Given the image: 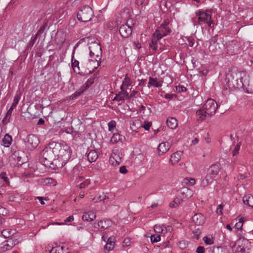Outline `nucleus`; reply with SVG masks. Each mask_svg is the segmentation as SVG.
Returning a JSON list of instances; mask_svg holds the SVG:
<instances>
[{"label":"nucleus","instance_id":"nucleus-1","mask_svg":"<svg viewBox=\"0 0 253 253\" xmlns=\"http://www.w3.org/2000/svg\"><path fill=\"white\" fill-rule=\"evenodd\" d=\"M58 146V143L51 142L42 151L40 161L43 165L48 166L54 161L57 165V153L59 149Z\"/></svg>","mask_w":253,"mask_h":253},{"label":"nucleus","instance_id":"nucleus-2","mask_svg":"<svg viewBox=\"0 0 253 253\" xmlns=\"http://www.w3.org/2000/svg\"><path fill=\"white\" fill-rule=\"evenodd\" d=\"M59 147L57 153V162L59 166L63 167L70 160L72 150L70 147L66 144L58 143Z\"/></svg>","mask_w":253,"mask_h":253},{"label":"nucleus","instance_id":"nucleus-3","mask_svg":"<svg viewBox=\"0 0 253 253\" xmlns=\"http://www.w3.org/2000/svg\"><path fill=\"white\" fill-rule=\"evenodd\" d=\"M220 169V165L218 163H216L211 166L208 169V173L206 176L202 181V185L203 187H206L211 183L212 182L213 178L218 175Z\"/></svg>","mask_w":253,"mask_h":253},{"label":"nucleus","instance_id":"nucleus-4","mask_svg":"<svg viewBox=\"0 0 253 253\" xmlns=\"http://www.w3.org/2000/svg\"><path fill=\"white\" fill-rule=\"evenodd\" d=\"M93 17V11L88 5L82 7L77 13L78 19L83 22H87L90 21Z\"/></svg>","mask_w":253,"mask_h":253},{"label":"nucleus","instance_id":"nucleus-5","mask_svg":"<svg viewBox=\"0 0 253 253\" xmlns=\"http://www.w3.org/2000/svg\"><path fill=\"white\" fill-rule=\"evenodd\" d=\"M211 10L207 9L205 11L203 10H198L195 12L196 16L198 17V24L201 25L202 23H206L210 27L211 26L212 21L211 20ZM197 25V24H195Z\"/></svg>","mask_w":253,"mask_h":253},{"label":"nucleus","instance_id":"nucleus-6","mask_svg":"<svg viewBox=\"0 0 253 253\" xmlns=\"http://www.w3.org/2000/svg\"><path fill=\"white\" fill-rule=\"evenodd\" d=\"M250 243L249 240L245 238H240L232 246L233 251L236 253H245L249 249Z\"/></svg>","mask_w":253,"mask_h":253},{"label":"nucleus","instance_id":"nucleus-7","mask_svg":"<svg viewBox=\"0 0 253 253\" xmlns=\"http://www.w3.org/2000/svg\"><path fill=\"white\" fill-rule=\"evenodd\" d=\"M24 143L27 149L32 150L35 149L38 146L40 140L37 136L31 134L28 135L24 139Z\"/></svg>","mask_w":253,"mask_h":253},{"label":"nucleus","instance_id":"nucleus-8","mask_svg":"<svg viewBox=\"0 0 253 253\" xmlns=\"http://www.w3.org/2000/svg\"><path fill=\"white\" fill-rule=\"evenodd\" d=\"M203 107L207 111V114L212 116L215 113L218 104L213 99L210 98L206 101Z\"/></svg>","mask_w":253,"mask_h":253},{"label":"nucleus","instance_id":"nucleus-9","mask_svg":"<svg viewBox=\"0 0 253 253\" xmlns=\"http://www.w3.org/2000/svg\"><path fill=\"white\" fill-rule=\"evenodd\" d=\"M171 31L169 26V22L165 21L160 27L155 31L154 34L157 35L161 39L171 33Z\"/></svg>","mask_w":253,"mask_h":253},{"label":"nucleus","instance_id":"nucleus-10","mask_svg":"<svg viewBox=\"0 0 253 253\" xmlns=\"http://www.w3.org/2000/svg\"><path fill=\"white\" fill-rule=\"evenodd\" d=\"M89 55L90 57L96 56L95 59L96 61L101 59L102 55V49L101 45L99 43H93L89 46Z\"/></svg>","mask_w":253,"mask_h":253},{"label":"nucleus","instance_id":"nucleus-11","mask_svg":"<svg viewBox=\"0 0 253 253\" xmlns=\"http://www.w3.org/2000/svg\"><path fill=\"white\" fill-rule=\"evenodd\" d=\"M161 40V38L153 33L149 43V48L156 51L163 50L162 44L160 42Z\"/></svg>","mask_w":253,"mask_h":253},{"label":"nucleus","instance_id":"nucleus-12","mask_svg":"<svg viewBox=\"0 0 253 253\" xmlns=\"http://www.w3.org/2000/svg\"><path fill=\"white\" fill-rule=\"evenodd\" d=\"M217 36L215 35L212 37L210 40V45L209 49L210 51L214 52L217 50H220L222 48V46H223V44H220L217 42Z\"/></svg>","mask_w":253,"mask_h":253},{"label":"nucleus","instance_id":"nucleus-13","mask_svg":"<svg viewBox=\"0 0 253 253\" xmlns=\"http://www.w3.org/2000/svg\"><path fill=\"white\" fill-rule=\"evenodd\" d=\"M193 195V191L187 187L181 188L178 193V196L180 198L179 199L181 202L183 200L188 199L191 198Z\"/></svg>","mask_w":253,"mask_h":253},{"label":"nucleus","instance_id":"nucleus-14","mask_svg":"<svg viewBox=\"0 0 253 253\" xmlns=\"http://www.w3.org/2000/svg\"><path fill=\"white\" fill-rule=\"evenodd\" d=\"M94 226L95 228H97L100 231H104L105 229L111 227L112 225L111 220L106 219L98 221L97 224Z\"/></svg>","mask_w":253,"mask_h":253},{"label":"nucleus","instance_id":"nucleus-15","mask_svg":"<svg viewBox=\"0 0 253 253\" xmlns=\"http://www.w3.org/2000/svg\"><path fill=\"white\" fill-rule=\"evenodd\" d=\"M121 35L125 38H128L132 33L131 28L127 24L122 25L119 29Z\"/></svg>","mask_w":253,"mask_h":253},{"label":"nucleus","instance_id":"nucleus-16","mask_svg":"<svg viewBox=\"0 0 253 253\" xmlns=\"http://www.w3.org/2000/svg\"><path fill=\"white\" fill-rule=\"evenodd\" d=\"M16 245L15 241L12 239H9L0 245V248L3 251L10 250Z\"/></svg>","mask_w":253,"mask_h":253},{"label":"nucleus","instance_id":"nucleus-17","mask_svg":"<svg viewBox=\"0 0 253 253\" xmlns=\"http://www.w3.org/2000/svg\"><path fill=\"white\" fill-rule=\"evenodd\" d=\"M111 156L115 159V166L119 165L123 156L122 153L118 149L113 150Z\"/></svg>","mask_w":253,"mask_h":253},{"label":"nucleus","instance_id":"nucleus-18","mask_svg":"<svg viewBox=\"0 0 253 253\" xmlns=\"http://www.w3.org/2000/svg\"><path fill=\"white\" fill-rule=\"evenodd\" d=\"M120 88L121 91L116 95L113 100L120 101L124 100L126 98H128V93L127 92V91L123 88V86H121Z\"/></svg>","mask_w":253,"mask_h":253},{"label":"nucleus","instance_id":"nucleus-19","mask_svg":"<svg viewBox=\"0 0 253 253\" xmlns=\"http://www.w3.org/2000/svg\"><path fill=\"white\" fill-rule=\"evenodd\" d=\"M192 221L196 225H201L205 222V217L201 213H196L192 218Z\"/></svg>","mask_w":253,"mask_h":253},{"label":"nucleus","instance_id":"nucleus-20","mask_svg":"<svg viewBox=\"0 0 253 253\" xmlns=\"http://www.w3.org/2000/svg\"><path fill=\"white\" fill-rule=\"evenodd\" d=\"M20 97L18 95H16L14 97L12 105L11 106V107H10L9 109L8 110V111L6 114L5 117L6 118H10L11 114L13 112V110H14V108H16V107L20 100Z\"/></svg>","mask_w":253,"mask_h":253},{"label":"nucleus","instance_id":"nucleus-21","mask_svg":"<svg viewBox=\"0 0 253 253\" xmlns=\"http://www.w3.org/2000/svg\"><path fill=\"white\" fill-rule=\"evenodd\" d=\"M125 139V136L121 135L119 133H115L111 138L110 143L112 144H115L119 142L122 143Z\"/></svg>","mask_w":253,"mask_h":253},{"label":"nucleus","instance_id":"nucleus-22","mask_svg":"<svg viewBox=\"0 0 253 253\" xmlns=\"http://www.w3.org/2000/svg\"><path fill=\"white\" fill-rule=\"evenodd\" d=\"M170 148V145L168 142H163L159 144L158 148L159 155H161L166 153Z\"/></svg>","mask_w":253,"mask_h":253},{"label":"nucleus","instance_id":"nucleus-23","mask_svg":"<svg viewBox=\"0 0 253 253\" xmlns=\"http://www.w3.org/2000/svg\"><path fill=\"white\" fill-rule=\"evenodd\" d=\"M95 218L96 214L92 211L84 212L82 216L83 220L85 221H91Z\"/></svg>","mask_w":253,"mask_h":253},{"label":"nucleus","instance_id":"nucleus-24","mask_svg":"<svg viewBox=\"0 0 253 253\" xmlns=\"http://www.w3.org/2000/svg\"><path fill=\"white\" fill-rule=\"evenodd\" d=\"M12 141L11 136L6 134L1 140V145L5 147H9L11 144Z\"/></svg>","mask_w":253,"mask_h":253},{"label":"nucleus","instance_id":"nucleus-25","mask_svg":"<svg viewBox=\"0 0 253 253\" xmlns=\"http://www.w3.org/2000/svg\"><path fill=\"white\" fill-rule=\"evenodd\" d=\"M115 246V238L113 237H110L107 240L106 244L104 247V249L108 252L113 250Z\"/></svg>","mask_w":253,"mask_h":253},{"label":"nucleus","instance_id":"nucleus-26","mask_svg":"<svg viewBox=\"0 0 253 253\" xmlns=\"http://www.w3.org/2000/svg\"><path fill=\"white\" fill-rule=\"evenodd\" d=\"M197 115L198 116L197 120L198 121H203L206 119L208 116H209L207 114V111L202 107V108L199 110H198L196 112Z\"/></svg>","mask_w":253,"mask_h":253},{"label":"nucleus","instance_id":"nucleus-27","mask_svg":"<svg viewBox=\"0 0 253 253\" xmlns=\"http://www.w3.org/2000/svg\"><path fill=\"white\" fill-rule=\"evenodd\" d=\"M148 84L150 86L156 87H159L162 85V82L157 78L150 77L149 79Z\"/></svg>","mask_w":253,"mask_h":253},{"label":"nucleus","instance_id":"nucleus-28","mask_svg":"<svg viewBox=\"0 0 253 253\" xmlns=\"http://www.w3.org/2000/svg\"><path fill=\"white\" fill-rule=\"evenodd\" d=\"M181 152L179 151L174 153L171 156L169 161L172 165H175L181 159Z\"/></svg>","mask_w":253,"mask_h":253},{"label":"nucleus","instance_id":"nucleus-29","mask_svg":"<svg viewBox=\"0 0 253 253\" xmlns=\"http://www.w3.org/2000/svg\"><path fill=\"white\" fill-rule=\"evenodd\" d=\"M98 155L97 152L94 150H91L87 154V157L90 163L95 162L98 158Z\"/></svg>","mask_w":253,"mask_h":253},{"label":"nucleus","instance_id":"nucleus-30","mask_svg":"<svg viewBox=\"0 0 253 253\" xmlns=\"http://www.w3.org/2000/svg\"><path fill=\"white\" fill-rule=\"evenodd\" d=\"M243 203L251 208H253V196L248 195L245 196L243 199Z\"/></svg>","mask_w":253,"mask_h":253},{"label":"nucleus","instance_id":"nucleus-31","mask_svg":"<svg viewBox=\"0 0 253 253\" xmlns=\"http://www.w3.org/2000/svg\"><path fill=\"white\" fill-rule=\"evenodd\" d=\"M167 124L168 126L171 128L174 129L177 126V122L176 119L174 118H169L167 119Z\"/></svg>","mask_w":253,"mask_h":253},{"label":"nucleus","instance_id":"nucleus-32","mask_svg":"<svg viewBox=\"0 0 253 253\" xmlns=\"http://www.w3.org/2000/svg\"><path fill=\"white\" fill-rule=\"evenodd\" d=\"M15 231L10 229H5L1 232L2 236L4 238H9L15 234Z\"/></svg>","mask_w":253,"mask_h":253},{"label":"nucleus","instance_id":"nucleus-33","mask_svg":"<svg viewBox=\"0 0 253 253\" xmlns=\"http://www.w3.org/2000/svg\"><path fill=\"white\" fill-rule=\"evenodd\" d=\"M43 31V28L41 27L40 29L38 31L34 37H32L31 38V40L30 41L29 44L31 46H33L34 43H35L39 35H40Z\"/></svg>","mask_w":253,"mask_h":253},{"label":"nucleus","instance_id":"nucleus-34","mask_svg":"<svg viewBox=\"0 0 253 253\" xmlns=\"http://www.w3.org/2000/svg\"><path fill=\"white\" fill-rule=\"evenodd\" d=\"M41 180L45 184L55 185L56 183L55 180L51 178H42Z\"/></svg>","mask_w":253,"mask_h":253},{"label":"nucleus","instance_id":"nucleus-35","mask_svg":"<svg viewBox=\"0 0 253 253\" xmlns=\"http://www.w3.org/2000/svg\"><path fill=\"white\" fill-rule=\"evenodd\" d=\"M131 83L132 82L130 79L128 77L127 75H126L121 86H123V88H124V86H128L129 85H131Z\"/></svg>","mask_w":253,"mask_h":253},{"label":"nucleus","instance_id":"nucleus-36","mask_svg":"<svg viewBox=\"0 0 253 253\" xmlns=\"http://www.w3.org/2000/svg\"><path fill=\"white\" fill-rule=\"evenodd\" d=\"M79 62L76 60H74V58H72V66L73 68V70L75 72H78L79 71Z\"/></svg>","mask_w":253,"mask_h":253},{"label":"nucleus","instance_id":"nucleus-37","mask_svg":"<svg viewBox=\"0 0 253 253\" xmlns=\"http://www.w3.org/2000/svg\"><path fill=\"white\" fill-rule=\"evenodd\" d=\"M183 182L188 186H193L195 184V180L193 178H185Z\"/></svg>","mask_w":253,"mask_h":253},{"label":"nucleus","instance_id":"nucleus-38","mask_svg":"<svg viewBox=\"0 0 253 253\" xmlns=\"http://www.w3.org/2000/svg\"><path fill=\"white\" fill-rule=\"evenodd\" d=\"M156 233H163L164 232H166L165 228H163L161 225H156L154 228Z\"/></svg>","mask_w":253,"mask_h":253},{"label":"nucleus","instance_id":"nucleus-39","mask_svg":"<svg viewBox=\"0 0 253 253\" xmlns=\"http://www.w3.org/2000/svg\"><path fill=\"white\" fill-rule=\"evenodd\" d=\"M93 83H94V79L90 78V79H88L83 86L84 87V90L85 89H86L90 86H91L93 84Z\"/></svg>","mask_w":253,"mask_h":253},{"label":"nucleus","instance_id":"nucleus-40","mask_svg":"<svg viewBox=\"0 0 253 253\" xmlns=\"http://www.w3.org/2000/svg\"><path fill=\"white\" fill-rule=\"evenodd\" d=\"M181 203V201L180 200L179 198H176L173 201L171 202L169 204V206L171 208H175L178 206Z\"/></svg>","mask_w":253,"mask_h":253},{"label":"nucleus","instance_id":"nucleus-41","mask_svg":"<svg viewBox=\"0 0 253 253\" xmlns=\"http://www.w3.org/2000/svg\"><path fill=\"white\" fill-rule=\"evenodd\" d=\"M0 177L1 179H3L7 185H9L10 184L9 179L7 176H6V174L5 172H1L0 174Z\"/></svg>","mask_w":253,"mask_h":253},{"label":"nucleus","instance_id":"nucleus-42","mask_svg":"<svg viewBox=\"0 0 253 253\" xmlns=\"http://www.w3.org/2000/svg\"><path fill=\"white\" fill-rule=\"evenodd\" d=\"M161 240V237L159 234H154L151 235V241L153 243H157Z\"/></svg>","mask_w":253,"mask_h":253},{"label":"nucleus","instance_id":"nucleus-43","mask_svg":"<svg viewBox=\"0 0 253 253\" xmlns=\"http://www.w3.org/2000/svg\"><path fill=\"white\" fill-rule=\"evenodd\" d=\"M243 224V219L241 218L239 219V222L236 223L235 225V228L238 231L242 229Z\"/></svg>","mask_w":253,"mask_h":253},{"label":"nucleus","instance_id":"nucleus-44","mask_svg":"<svg viewBox=\"0 0 253 253\" xmlns=\"http://www.w3.org/2000/svg\"><path fill=\"white\" fill-rule=\"evenodd\" d=\"M116 123L115 121H111L108 124V129L110 131H113L116 126Z\"/></svg>","mask_w":253,"mask_h":253},{"label":"nucleus","instance_id":"nucleus-45","mask_svg":"<svg viewBox=\"0 0 253 253\" xmlns=\"http://www.w3.org/2000/svg\"><path fill=\"white\" fill-rule=\"evenodd\" d=\"M128 9H124L121 12V16L122 18L124 19H126L127 18H128Z\"/></svg>","mask_w":253,"mask_h":253},{"label":"nucleus","instance_id":"nucleus-46","mask_svg":"<svg viewBox=\"0 0 253 253\" xmlns=\"http://www.w3.org/2000/svg\"><path fill=\"white\" fill-rule=\"evenodd\" d=\"M241 143H238L235 147L234 150L232 151V155L233 156H235L236 155H237L241 147Z\"/></svg>","mask_w":253,"mask_h":253},{"label":"nucleus","instance_id":"nucleus-47","mask_svg":"<svg viewBox=\"0 0 253 253\" xmlns=\"http://www.w3.org/2000/svg\"><path fill=\"white\" fill-rule=\"evenodd\" d=\"M11 157L12 158V159H14V160H17V163L18 164H20L19 163L21 162V157L19 156V153H17V152H14Z\"/></svg>","mask_w":253,"mask_h":253},{"label":"nucleus","instance_id":"nucleus-48","mask_svg":"<svg viewBox=\"0 0 253 253\" xmlns=\"http://www.w3.org/2000/svg\"><path fill=\"white\" fill-rule=\"evenodd\" d=\"M90 183V180L89 179H86L83 182H81L79 185L80 188H84L87 187Z\"/></svg>","mask_w":253,"mask_h":253},{"label":"nucleus","instance_id":"nucleus-49","mask_svg":"<svg viewBox=\"0 0 253 253\" xmlns=\"http://www.w3.org/2000/svg\"><path fill=\"white\" fill-rule=\"evenodd\" d=\"M203 241H204L205 243L207 245H212L213 244V241L212 239L208 238L206 236L204 237L203 238Z\"/></svg>","mask_w":253,"mask_h":253},{"label":"nucleus","instance_id":"nucleus-50","mask_svg":"<svg viewBox=\"0 0 253 253\" xmlns=\"http://www.w3.org/2000/svg\"><path fill=\"white\" fill-rule=\"evenodd\" d=\"M152 126V123L148 121H145L144 125L142 126L146 130H149L151 126Z\"/></svg>","mask_w":253,"mask_h":253},{"label":"nucleus","instance_id":"nucleus-51","mask_svg":"<svg viewBox=\"0 0 253 253\" xmlns=\"http://www.w3.org/2000/svg\"><path fill=\"white\" fill-rule=\"evenodd\" d=\"M186 89L185 87L182 85H178L176 87V90L178 92L186 91Z\"/></svg>","mask_w":253,"mask_h":253},{"label":"nucleus","instance_id":"nucleus-52","mask_svg":"<svg viewBox=\"0 0 253 253\" xmlns=\"http://www.w3.org/2000/svg\"><path fill=\"white\" fill-rule=\"evenodd\" d=\"M224 205L223 204L219 205L216 209V213L218 214L221 215L222 214V210L223 208Z\"/></svg>","mask_w":253,"mask_h":253},{"label":"nucleus","instance_id":"nucleus-53","mask_svg":"<svg viewBox=\"0 0 253 253\" xmlns=\"http://www.w3.org/2000/svg\"><path fill=\"white\" fill-rule=\"evenodd\" d=\"M131 243L130 239L129 238L125 239L123 243V247H126L130 245Z\"/></svg>","mask_w":253,"mask_h":253},{"label":"nucleus","instance_id":"nucleus-54","mask_svg":"<svg viewBox=\"0 0 253 253\" xmlns=\"http://www.w3.org/2000/svg\"><path fill=\"white\" fill-rule=\"evenodd\" d=\"M205 248L202 246H198L196 249L197 253H205Z\"/></svg>","mask_w":253,"mask_h":253},{"label":"nucleus","instance_id":"nucleus-55","mask_svg":"<svg viewBox=\"0 0 253 253\" xmlns=\"http://www.w3.org/2000/svg\"><path fill=\"white\" fill-rule=\"evenodd\" d=\"M74 220V216L70 215L64 220L65 224H67V222H71Z\"/></svg>","mask_w":253,"mask_h":253},{"label":"nucleus","instance_id":"nucleus-56","mask_svg":"<svg viewBox=\"0 0 253 253\" xmlns=\"http://www.w3.org/2000/svg\"><path fill=\"white\" fill-rule=\"evenodd\" d=\"M120 172L122 173L125 174L127 172V170L125 166H122L120 168Z\"/></svg>","mask_w":253,"mask_h":253},{"label":"nucleus","instance_id":"nucleus-57","mask_svg":"<svg viewBox=\"0 0 253 253\" xmlns=\"http://www.w3.org/2000/svg\"><path fill=\"white\" fill-rule=\"evenodd\" d=\"M60 250H61V249H60L59 248H53L50 251V253H61L60 252Z\"/></svg>","mask_w":253,"mask_h":253},{"label":"nucleus","instance_id":"nucleus-58","mask_svg":"<svg viewBox=\"0 0 253 253\" xmlns=\"http://www.w3.org/2000/svg\"><path fill=\"white\" fill-rule=\"evenodd\" d=\"M189 46L192 47L193 46L194 43V40L193 39L189 38L188 39Z\"/></svg>","mask_w":253,"mask_h":253},{"label":"nucleus","instance_id":"nucleus-59","mask_svg":"<svg viewBox=\"0 0 253 253\" xmlns=\"http://www.w3.org/2000/svg\"><path fill=\"white\" fill-rule=\"evenodd\" d=\"M84 89H83L82 91L81 92H76L75 93H74L72 95L73 96L72 97L73 98L74 97H76L77 96H78L81 94V93L84 91Z\"/></svg>","mask_w":253,"mask_h":253},{"label":"nucleus","instance_id":"nucleus-60","mask_svg":"<svg viewBox=\"0 0 253 253\" xmlns=\"http://www.w3.org/2000/svg\"><path fill=\"white\" fill-rule=\"evenodd\" d=\"M109 162H110V163L112 165H115V163H116L115 159V158H113V157H112L111 155L110 158Z\"/></svg>","mask_w":253,"mask_h":253},{"label":"nucleus","instance_id":"nucleus-61","mask_svg":"<svg viewBox=\"0 0 253 253\" xmlns=\"http://www.w3.org/2000/svg\"><path fill=\"white\" fill-rule=\"evenodd\" d=\"M137 93V91L133 90L131 93H130V95H128V98H131L134 96Z\"/></svg>","mask_w":253,"mask_h":253},{"label":"nucleus","instance_id":"nucleus-62","mask_svg":"<svg viewBox=\"0 0 253 253\" xmlns=\"http://www.w3.org/2000/svg\"><path fill=\"white\" fill-rule=\"evenodd\" d=\"M80 43V42H78L74 46V49H73V52H72V58H74V54H75V50L79 46V44Z\"/></svg>","mask_w":253,"mask_h":253},{"label":"nucleus","instance_id":"nucleus-63","mask_svg":"<svg viewBox=\"0 0 253 253\" xmlns=\"http://www.w3.org/2000/svg\"><path fill=\"white\" fill-rule=\"evenodd\" d=\"M179 246L181 248H184L185 247V242L183 241L179 242Z\"/></svg>","mask_w":253,"mask_h":253},{"label":"nucleus","instance_id":"nucleus-64","mask_svg":"<svg viewBox=\"0 0 253 253\" xmlns=\"http://www.w3.org/2000/svg\"><path fill=\"white\" fill-rule=\"evenodd\" d=\"M173 95V94H166L165 95V98L167 99H171L172 98Z\"/></svg>","mask_w":253,"mask_h":253}]
</instances>
